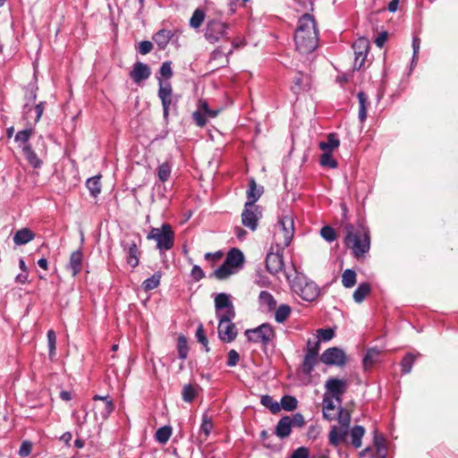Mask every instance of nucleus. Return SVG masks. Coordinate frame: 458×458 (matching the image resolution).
Listing matches in <instances>:
<instances>
[{"label":"nucleus","instance_id":"obj_7","mask_svg":"<svg viewBox=\"0 0 458 458\" xmlns=\"http://www.w3.org/2000/svg\"><path fill=\"white\" fill-rule=\"evenodd\" d=\"M245 335L250 342L260 344L263 348H267L276 338L274 327L268 323H264L255 328L248 329Z\"/></svg>","mask_w":458,"mask_h":458},{"label":"nucleus","instance_id":"obj_20","mask_svg":"<svg viewBox=\"0 0 458 458\" xmlns=\"http://www.w3.org/2000/svg\"><path fill=\"white\" fill-rule=\"evenodd\" d=\"M225 262L237 271H240L244 265L245 258L243 252L237 248H232L226 254Z\"/></svg>","mask_w":458,"mask_h":458},{"label":"nucleus","instance_id":"obj_17","mask_svg":"<svg viewBox=\"0 0 458 458\" xmlns=\"http://www.w3.org/2000/svg\"><path fill=\"white\" fill-rule=\"evenodd\" d=\"M218 113L219 110L209 108L207 101H200L198 110L193 113V119L198 126L203 127L208 118H215Z\"/></svg>","mask_w":458,"mask_h":458},{"label":"nucleus","instance_id":"obj_64","mask_svg":"<svg viewBox=\"0 0 458 458\" xmlns=\"http://www.w3.org/2000/svg\"><path fill=\"white\" fill-rule=\"evenodd\" d=\"M290 458H309V450L304 446L298 447L293 452Z\"/></svg>","mask_w":458,"mask_h":458},{"label":"nucleus","instance_id":"obj_28","mask_svg":"<svg viewBox=\"0 0 458 458\" xmlns=\"http://www.w3.org/2000/svg\"><path fill=\"white\" fill-rule=\"evenodd\" d=\"M352 48L354 50V55L357 56L359 60L360 57H362V60H366L367 55L369 48V41L364 38H358L353 44Z\"/></svg>","mask_w":458,"mask_h":458},{"label":"nucleus","instance_id":"obj_51","mask_svg":"<svg viewBox=\"0 0 458 458\" xmlns=\"http://www.w3.org/2000/svg\"><path fill=\"white\" fill-rule=\"evenodd\" d=\"M342 284L345 288H351L356 284V273L352 269H346L342 276Z\"/></svg>","mask_w":458,"mask_h":458},{"label":"nucleus","instance_id":"obj_58","mask_svg":"<svg viewBox=\"0 0 458 458\" xmlns=\"http://www.w3.org/2000/svg\"><path fill=\"white\" fill-rule=\"evenodd\" d=\"M196 338H197L198 342H199L203 345L205 351L207 352H208L210 351V349L208 347V340L205 335L202 324H199L198 326V328L196 330Z\"/></svg>","mask_w":458,"mask_h":458},{"label":"nucleus","instance_id":"obj_13","mask_svg":"<svg viewBox=\"0 0 458 458\" xmlns=\"http://www.w3.org/2000/svg\"><path fill=\"white\" fill-rule=\"evenodd\" d=\"M320 360L327 366L344 367L346 364L347 356L341 348L330 347L323 352Z\"/></svg>","mask_w":458,"mask_h":458},{"label":"nucleus","instance_id":"obj_52","mask_svg":"<svg viewBox=\"0 0 458 458\" xmlns=\"http://www.w3.org/2000/svg\"><path fill=\"white\" fill-rule=\"evenodd\" d=\"M172 435V428L170 426H164L159 428L156 432V439L160 444H165Z\"/></svg>","mask_w":458,"mask_h":458},{"label":"nucleus","instance_id":"obj_24","mask_svg":"<svg viewBox=\"0 0 458 458\" xmlns=\"http://www.w3.org/2000/svg\"><path fill=\"white\" fill-rule=\"evenodd\" d=\"M348 433V429H344L343 428H338L337 426L333 425L330 428V431L328 434V442L334 447H337L346 437Z\"/></svg>","mask_w":458,"mask_h":458},{"label":"nucleus","instance_id":"obj_27","mask_svg":"<svg viewBox=\"0 0 458 458\" xmlns=\"http://www.w3.org/2000/svg\"><path fill=\"white\" fill-rule=\"evenodd\" d=\"M173 36L174 34L171 30L163 29L154 34L153 40L160 50H164L167 47Z\"/></svg>","mask_w":458,"mask_h":458},{"label":"nucleus","instance_id":"obj_40","mask_svg":"<svg viewBox=\"0 0 458 458\" xmlns=\"http://www.w3.org/2000/svg\"><path fill=\"white\" fill-rule=\"evenodd\" d=\"M24 102L35 103L38 96V87L36 81H30L24 89Z\"/></svg>","mask_w":458,"mask_h":458},{"label":"nucleus","instance_id":"obj_26","mask_svg":"<svg viewBox=\"0 0 458 458\" xmlns=\"http://www.w3.org/2000/svg\"><path fill=\"white\" fill-rule=\"evenodd\" d=\"M35 238V233L29 228H21L13 235V242L16 245H25Z\"/></svg>","mask_w":458,"mask_h":458},{"label":"nucleus","instance_id":"obj_41","mask_svg":"<svg viewBox=\"0 0 458 458\" xmlns=\"http://www.w3.org/2000/svg\"><path fill=\"white\" fill-rule=\"evenodd\" d=\"M237 45H234L233 43V47L228 50L227 53H225L221 47H217L215 49L210 57V61H216L218 59H224V62L221 64V66H223L225 64L229 63L228 56L232 55L233 48L236 47Z\"/></svg>","mask_w":458,"mask_h":458},{"label":"nucleus","instance_id":"obj_23","mask_svg":"<svg viewBox=\"0 0 458 458\" xmlns=\"http://www.w3.org/2000/svg\"><path fill=\"white\" fill-rule=\"evenodd\" d=\"M318 356H317L315 352L311 351L310 352H306L301 365V372L306 376H310L318 363Z\"/></svg>","mask_w":458,"mask_h":458},{"label":"nucleus","instance_id":"obj_45","mask_svg":"<svg viewBox=\"0 0 458 458\" xmlns=\"http://www.w3.org/2000/svg\"><path fill=\"white\" fill-rule=\"evenodd\" d=\"M292 308L288 304H281L275 313V319L277 323H284L290 316Z\"/></svg>","mask_w":458,"mask_h":458},{"label":"nucleus","instance_id":"obj_22","mask_svg":"<svg viewBox=\"0 0 458 458\" xmlns=\"http://www.w3.org/2000/svg\"><path fill=\"white\" fill-rule=\"evenodd\" d=\"M310 87V78L308 76H304L302 72H298L293 79V84L291 86L293 93L298 95L301 91L308 90Z\"/></svg>","mask_w":458,"mask_h":458},{"label":"nucleus","instance_id":"obj_62","mask_svg":"<svg viewBox=\"0 0 458 458\" xmlns=\"http://www.w3.org/2000/svg\"><path fill=\"white\" fill-rule=\"evenodd\" d=\"M320 341L327 342L335 335V331L332 328H320L318 330Z\"/></svg>","mask_w":458,"mask_h":458},{"label":"nucleus","instance_id":"obj_1","mask_svg":"<svg viewBox=\"0 0 458 458\" xmlns=\"http://www.w3.org/2000/svg\"><path fill=\"white\" fill-rule=\"evenodd\" d=\"M296 49L301 54H310L317 49L318 45V31L316 28L314 18L309 14H303L298 21V26L294 34Z\"/></svg>","mask_w":458,"mask_h":458},{"label":"nucleus","instance_id":"obj_53","mask_svg":"<svg viewBox=\"0 0 458 458\" xmlns=\"http://www.w3.org/2000/svg\"><path fill=\"white\" fill-rule=\"evenodd\" d=\"M205 19V13L203 10L198 8L194 11L191 20L190 26L193 29H199L203 23Z\"/></svg>","mask_w":458,"mask_h":458},{"label":"nucleus","instance_id":"obj_15","mask_svg":"<svg viewBox=\"0 0 458 458\" xmlns=\"http://www.w3.org/2000/svg\"><path fill=\"white\" fill-rule=\"evenodd\" d=\"M215 309L216 318L220 316L235 317V310L228 294L225 293H218L215 298Z\"/></svg>","mask_w":458,"mask_h":458},{"label":"nucleus","instance_id":"obj_36","mask_svg":"<svg viewBox=\"0 0 458 458\" xmlns=\"http://www.w3.org/2000/svg\"><path fill=\"white\" fill-rule=\"evenodd\" d=\"M100 179V175H96L89 178L86 182V186L89 191L90 195L94 198L98 197L101 192Z\"/></svg>","mask_w":458,"mask_h":458},{"label":"nucleus","instance_id":"obj_9","mask_svg":"<svg viewBox=\"0 0 458 458\" xmlns=\"http://www.w3.org/2000/svg\"><path fill=\"white\" fill-rule=\"evenodd\" d=\"M235 317L231 316H220L218 319V336L221 341L225 343L233 342L237 336V328L233 319Z\"/></svg>","mask_w":458,"mask_h":458},{"label":"nucleus","instance_id":"obj_2","mask_svg":"<svg viewBox=\"0 0 458 458\" xmlns=\"http://www.w3.org/2000/svg\"><path fill=\"white\" fill-rule=\"evenodd\" d=\"M345 237L344 242L356 259L363 257L370 249V232L363 222L357 225L346 224L344 225Z\"/></svg>","mask_w":458,"mask_h":458},{"label":"nucleus","instance_id":"obj_44","mask_svg":"<svg viewBox=\"0 0 458 458\" xmlns=\"http://www.w3.org/2000/svg\"><path fill=\"white\" fill-rule=\"evenodd\" d=\"M32 133H33V128H32V125H30L29 128H26L22 131H19L14 137V140L17 143H19L20 147L22 148V146H24L26 144H30L29 140H30Z\"/></svg>","mask_w":458,"mask_h":458},{"label":"nucleus","instance_id":"obj_12","mask_svg":"<svg viewBox=\"0 0 458 458\" xmlns=\"http://www.w3.org/2000/svg\"><path fill=\"white\" fill-rule=\"evenodd\" d=\"M242 224L254 232L258 228L259 220L262 217V210L259 205L248 206L244 204L243 210L242 212Z\"/></svg>","mask_w":458,"mask_h":458},{"label":"nucleus","instance_id":"obj_4","mask_svg":"<svg viewBox=\"0 0 458 458\" xmlns=\"http://www.w3.org/2000/svg\"><path fill=\"white\" fill-rule=\"evenodd\" d=\"M294 233L293 219L291 216H283L276 225L274 241L276 248L284 250L293 240Z\"/></svg>","mask_w":458,"mask_h":458},{"label":"nucleus","instance_id":"obj_6","mask_svg":"<svg viewBox=\"0 0 458 458\" xmlns=\"http://www.w3.org/2000/svg\"><path fill=\"white\" fill-rule=\"evenodd\" d=\"M158 91L157 96L161 100L163 107L164 118L167 119L171 111H175L177 106L178 98L173 94V89L170 81H164L162 79L157 78Z\"/></svg>","mask_w":458,"mask_h":458},{"label":"nucleus","instance_id":"obj_42","mask_svg":"<svg viewBox=\"0 0 458 458\" xmlns=\"http://www.w3.org/2000/svg\"><path fill=\"white\" fill-rule=\"evenodd\" d=\"M161 273L156 272L142 283V289L146 292L156 289L160 284Z\"/></svg>","mask_w":458,"mask_h":458},{"label":"nucleus","instance_id":"obj_35","mask_svg":"<svg viewBox=\"0 0 458 458\" xmlns=\"http://www.w3.org/2000/svg\"><path fill=\"white\" fill-rule=\"evenodd\" d=\"M237 272L238 271L236 269L229 265H226V263L224 261V263L213 272V276L218 280H225L230 276Z\"/></svg>","mask_w":458,"mask_h":458},{"label":"nucleus","instance_id":"obj_34","mask_svg":"<svg viewBox=\"0 0 458 458\" xmlns=\"http://www.w3.org/2000/svg\"><path fill=\"white\" fill-rule=\"evenodd\" d=\"M359 100V120L361 123L366 121L367 118V107L369 105L368 96L365 92L360 91L357 95Z\"/></svg>","mask_w":458,"mask_h":458},{"label":"nucleus","instance_id":"obj_47","mask_svg":"<svg viewBox=\"0 0 458 458\" xmlns=\"http://www.w3.org/2000/svg\"><path fill=\"white\" fill-rule=\"evenodd\" d=\"M337 420H338V422H339L341 428H343L344 429H349L350 423H351V415H350V412L346 409L339 406L338 411H337Z\"/></svg>","mask_w":458,"mask_h":458},{"label":"nucleus","instance_id":"obj_11","mask_svg":"<svg viewBox=\"0 0 458 458\" xmlns=\"http://www.w3.org/2000/svg\"><path fill=\"white\" fill-rule=\"evenodd\" d=\"M227 29V24L219 20H208L206 24L205 38L214 44L225 37Z\"/></svg>","mask_w":458,"mask_h":458},{"label":"nucleus","instance_id":"obj_56","mask_svg":"<svg viewBox=\"0 0 458 458\" xmlns=\"http://www.w3.org/2000/svg\"><path fill=\"white\" fill-rule=\"evenodd\" d=\"M320 235L327 242H333L336 239L335 230L329 225H325L320 229Z\"/></svg>","mask_w":458,"mask_h":458},{"label":"nucleus","instance_id":"obj_46","mask_svg":"<svg viewBox=\"0 0 458 458\" xmlns=\"http://www.w3.org/2000/svg\"><path fill=\"white\" fill-rule=\"evenodd\" d=\"M281 409L287 411H292L297 408L298 401L293 395H284L279 403Z\"/></svg>","mask_w":458,"mask_h":458},{"label":"nucleus","instance_id":"obj_21","mask_svg":"<svg viewBox=\"0 0 458 458\" xmlns=\"http://www.w3.org/2000/svg\"><path fill=\"white\" fill-rule=\"evenodd\" d=\"M83 253L81 250L72 252L67 269L72 272V276H76L82 268Z\"/></svg>","mask_w":458,"mask_h":458},{"label":"nucleus","instance_id":"obj_14","mask_svg":"<svg viewBox=\"0 0 458 458\" xmlns=\"http://www.w3.org/2000/svg\"><path fill=\"white\" fill-rule=\"evenodd\" d=\"M325 389L327 395L334 397V399L340 405L343 402L342 395L346 392L347 384L344 379L337 377H329L325 384Z\"/></svg>","mask_w":458,"mask_h":458},{"label":"nucleus","instance_id":"obj_39","mask_svg":"<svg viewBox=\"0 0 458 458\" xmlns=\"http://www.w3.org/2000/svg\"><path fill=\"white\" fill-rule=\"evenodd\" d=\"M260 305L267 306L268 310H273L276 307V301L274 296L267 291H261L259 295Z\"/></svg>","mask_w":458,"mask_h":458},{"label":"nucleus","instance_id":"obj_18","mask_svg":"<svg viewBox=\"0 0 458 458\" xmlns=\"http://www.w3.org/2000/svg\"><path fill=\"white\" fill-rule=\"evenodd\" d=\"M129 75L134 83L140 84L141 81H146L150 77L151 70L147 64L136 62Z\"/></svg>","mask_w":458,"mask_h":458},{"label":"nucleus","instance_id":"obj_60","mask_svg":"<svg viewBox=\"0 0 458 458\" xmlns=\"http://www.w3.org/2000/svg\"><path fill=\"white\" fill-rule=\"evenodd\" d=\"M98 412L103 420H106L109 415L113 412L114 405L113 402H106L103 403V406H97Z\"/></svg>","mask_w":458,"mask_h":458},{"label":"nucleus","instance_id":"obj_61","mask_svg":"<svg viewBox=\"0 0 458 458\" xmlns=\"http://www.w3.org/2000/svg\"><path fill=\"white\" fill-rule=\"evenodd\" d=\"M159 74H160V79H161V77L165 78L166 80H169L170 78H172V76L174 74L173 69H172V62H170V61L164 62L160 66ZM157 78H159V76Z\"/></svg>","mask_w":458,"mask_h":458},{"label":"nucleus","instance_id":"obj_3","mask_svg":"<svg viewBox=\"0 0 458 458\" xmlns=\"http://www.w3.org/2000/svg\"><path fill=\"white\" fill-rule=\"evenodd\" d=\"M286 279L290 284L292 291L305 301H315L320 290L318 286L305 275L294 270V277L291 279V275L285 274Z\"/></svg>","mask_w":458,"mask_h":458},{"label":"nucleus","instance_id":"obj_43","mask_svg":"<svg viewBox=\"0 0 458 458\" xmlns=\"http://www.w3.org/2000/svg\"><path fill=\"white\" fill-rule=\"evenodd\" d=\"M260 403L263 406L269 409L273 414H276L281 411L279 403L275 401L272 396L264 394L260 398Z\"/></svg>","mask_w":458,"mask_h":458},{"label":"nucleus","instance_id":"obj_31","mask_svg":"<svg viewBox=\"0 0 458 458\" xmlns=\"http://www.w3.org/2000/svg\"><path fill=\"white\" fill-rule=\"evenodd\" d=\"M334 397L324 394L323 396V417L327 420H334L335 419V415H329V411H334L335 410V404L334 403Z\"/></svg>","mask_w":458,"mask_h":458},{"label":"nucleus","instance_id":"obj_55","mask_svg":"<svg viewBox=\"0 0 458 458\" xmlns=\"http://www.w3.org/2000/svg\"><path fill=\"white\" fill-rule=\"evenodd\" d=\"M319 162L322 166L332 169L336 168L338 165L337 161L334 159L332 157V152L324 151V153L320 157Z\"/></svg>","mask_w":458,"mask_h":458},{"label":"nucleus","instance_id":"obj_8","mask_svg":"<svg viewBox=\"0 0 458 458\" xmlns=\"http://www.w3.org/2000/svg\"><path fill=\"white\" fill-rule=\"evenodd\" d=\"M140 242V239H139V242L133 239H124L120 242L121 248L125 256L126 263L131 268L137 267L140 264L141 251L139 249V245Z\"/></svg>","mask_w":458,"mask_h":458},{"label":"nucleus","instance_id":"obj_57","mask_svg":"<svg viewBox=\"0 0 458 458\" xmlns=\"http://www.w3.org/2000/svg\"><path fill=\"white\" fill-rule=\"evenodd\" d=\"M47 343H48L49 357L51 359H53V357L55 355V349H56V335L53 329H49L47 331Z\"/></svg>","mask_w":458,"mask_h":458},{"label":"nucleus","instance_id":"obj_16","mask_svg":"<svg viewBox=\"0 0 458 458\" xmlns=\"http://www.w3.org/2000/svg\"><path fill=\"white\" fill-rule=\"evenodd\" d=\"M283 251L281 248H276V252H268L266 258V267L267 270L274 276L283 271L284 267Z\"/></svg>","mask_w":458,"mask_h":458},{"label":"nucleus","instance_id":"obj_50","mask_svg":"<svg viewBox=\"0 0 458 458\" xmlns=\"http://www.w3.org/2000/svg\"><path fill=\"white\" fill-rule=\"evenodd\" d=\"M416 355L411 352L407 353L401 361V369L403 374H408L411 371Z\"/></svg>","mask_w":458,"mask_h":458},{"label":"nucleus","instance_id":"obj_5","mask_svg":"<svg viewBox=\"0 0 458 458\" xmlns=\"http://www.w3.org/2000/svg\"><path fill=\"white\" fill-rule=\"evenodd\" d=\"M147 239L156 241L157 249L162 252L173 248L174 233L169 224H163L160 228H152L148 233Z\"/></svg>","mask_w":458,"mask_h":458},{"label":"nucleus","instance_id":"obj_29","mask_svg":"<svg viewBox=\"0 0 458 458\" xmlns=\"http://www.w3.org/2000/svg\"><path fill=\"white\" fill-rule=\"evenodd\" d=\"M22 153L29 162V164L33 168H40L42 165V161L38 157V155L35 153V151L32 149V147L30 144H26L22 146Z\"/></svg>","mask_w":458,"mask_h":458},{"label":"nucleus","instance_id":"obj_49","mask_svg":"<svg viewBox=\"0 0 458 458\" xmlns=\"http://www.w3.org/2000/svg\"><path fill=\"white\" fill-rule=\"evenodd\" d=\"M177 352L178 357L181 360H186L189 353V347L187 338L184 335H180L177 339Z\"/></svg>","mask_w":458,"mask_h":458},{"label":"nucleus","instance_id":"obj_48","mask_svg":"<svg viewBox=\"0 0 458 458\" xmlns=\"http://www.w3.org/2000/svg\"><path fill=\"white\" fill-rule=\"evenodd\" d=\"M379 353H380V351L377 348H369L367 350L366 354L362 360L363 366L366 369L375 363Z\"/></svg>","mask_w":458,"mask_h":458},{"label":"nucleus","instance_id":"obj_32","mask_svg":"<svg viewBox=\"0 0 458 458\" xmlns=\"http://www.w3.org/2000/svg\"><path fill=\"white\" fill-rule=\"evenodd\" d=\"M172 163L169 161H165L157 165V175L159 182L164 183L169 180L172 174Z\"/></svg>","mask_w":458,"mask_h":458},{"label":"nucleus","instance_id":"obj_33","mask_svg":"<svg viewBox=\"0 0 458 458\" xmlns=\"http://www.w3.org/2000/svg\"><path fill=\"white\" fill-rule=\"evenodd\" d=\"M213 428V424L207 413L202 415V421L199 428V439L201 442L206 441Z\"/></svg>","mask_w":458,"mask_h":458},{"label":"nucleus","instance_id":"obj_59","mask_svg":"<svg viewBox=\"0 0 458 458\" xmlns=\"http://www.w3.org/2000/svg\"><path fill=\"white\" fill-rule=\"evenodd\" d=\"M288 420L290 424H292L293 428H301L305 425V419L303 415L300 412H296L292 415H288Z\"/></svg>","mask_w":458,"mask_h":458},{"label":"nucleus","instance_id":"obj_30","mask_svg":"<svg viewBox=\"0 0 458 458\" xmlns=\"http://www.w3.org/2000/svg\"><path fill=\"white\" fill-rule=\"evenodd\" d=\"M365 435V428L362 426L355 425L350 431L351 443L354 448H360L362 445V437Z\"/></svg>","mask_w":458,"mask_h":458},{"label":"nucleus","instance_id":"obj_10","mask_svg":"<svg viewBox=\"0 0 458 458\" xmlns=\"http://www.w3.org/2000/svg\"><path fill=\"white\" fill-rule=\"evenodd\" d=\"M46 107V102L40 101L38 104L24 102L21 110V118L27 125H33L39 122Z\"/></svg>","mask_w":458,"mask_h":458},{"label":"nucleus","instance_id":"obj_37","mask_svg":"<svg viewBox=\"0 0 458 458\" xmlns=\"http://www.w3.org/2000/svg\"><path fill=\"white\" fill-rule=\"evenodd\" d=\"M371 286L369 283H361L356 288L353 293V300L357 303H360L364 301L365 297L370 293Z\"/></svg>","mask_w":458,"mask_h":458},{"label":"nucleus","instance_id":"obj_63","mask_svg":"<svg viewBox=\"0 0 458 458\" xmlns=\"http://www.w3.org/2000/svg\"><path fill=\"white\" fill-rule=\"evenodd\" d=\"M152 49H153V43L148 40H143V41L140 42L139 47H138V52L140 55H147V54L150 53Z\"/></svg>","mask_w":458,"mask_h":458},{"label":"nucleus","instance_id":"obj_38","mask_svg":"<svg viewBox=\"0 0 458 458\" xmlns=\"http://www.w3.org/2000/svg\"><path fill=\"white\" fill-rule=\"evenodd\" d=\"M340 140L336 138L335 134L330 133L327 136V141L319 142V148L326 152H332L333 149L338 148Z\"/></svg>","mask_w":458,"mask_h":458},{"label":"nucleus","instance_id":"obj_25","mask_svg":"<svg viewBox=\"0 0 458 458\" xmlns=\"http://www.w3.org/2000/svg\"><path fill=\"white\" fill-rule=\"evenodd\" d=\"M292 424L288 420V415L283 416L277 422L275 434L281 439L288 437L292 433Z\"/></svg>","mask_w":458,"mask_h":458},{"label":"nucleus","instance_id":"obj_54","mask_svg":"<svg viewBox=\"0 0 458 458\" xmlns=\"http://www.w3.org/2000/svg\"><path fill=\"white\" fill-rule=\"evenodd\" d=\"M196 395V388L191 384H186L183 386L182 397L184 402L191 403L195 399Z\"/></svg>","mask_w":458,"mask_h":458},{"label":"nucleus","instance_id":"obj_19","mask_svg":"<svg viewBox=\"0 0 458 458\" xmlns=\"http://www.w3.org/2000/svg\"><path fill=\"white\" fill-rule=\"evenodd\" d=\"M248 182L249 183L246 191L247 200L245 204L248 206L256 205V202L264 193V187L262 185H258L253 177H250Z\"/></svg>","mask_w":458,"mask_h":458}]
</instances>
